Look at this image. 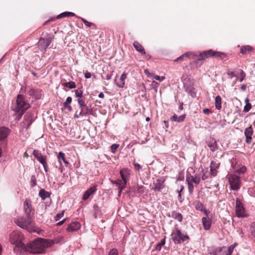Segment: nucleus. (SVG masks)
<instances>
[{
    "label": "nucleus",
    "mask_w": 255,
    "mask_h": 255,
    "mask_svg": "<svg viewBox=\"0 0 255 255\" xmlns=\"http://www.w3.org/2000/svg\"><path fill=\"white\" fill-rule=\"evenodd\" d=\"M171 217L180 222H182L183 219L182 215L176 211H173L171 213Z\"/></svg>",
    "instance_id": "nucleus-23"
},
{
    "label": "nucleus",
    "mask_w": 255,
    "mask_h": 255,
    "mask_svg": "<svg viewBox=\"0 0 255 255\" xmlns=\"http://www.w3.org/2000/svg\"><path fill=\"white\" fill-rule=\"evenodd\" d=\"M230 185L232 189L238 190L240 188V180L237 175H232L229 178Z\"/></svg>",
    "instance_id": "nucleus-9"
},
{
    "label": "nucleus",
    "mask_w": 255,
    "mask_h": 255,
    "mask_svg": "<svg viewBox=\"0 0 255 255\" xmlns=\"http://www.w3.org/2000/svg\"><path fill=\"white\" fill-rule=\"evenodd\" d=\"M164 182L165 179L163 178L156 179L153 183V186L151 188V190L161 191L165 187Z\"/></svg>",
    "instance_id": "nucleus-10"
},
{
    "label": "nucleus",
    "mask_w": 255,
    "mask_h": 255,
    "mask_svg": "<svg viewBox=\"0 0 255 255\" xmlns=\"http://www.w3.org/2000/svg\"><path fill=\"white\" fill-rule=\"evenodd\" d=\"M186 117V115L183 114L180 116H177L176 114H174L172 117L170 118L171 121L176 122L178 123H180L184 121L185 118Z\"/></svg>",
    "instance_id": "nucleus-22"
},
{
    "label": "nucleus",
    "mask_w": 255,
    "mask_h": 255,
    "mask_svg": "<svg viewBox=\"0 0 255 255\" xmlns=\"http://www.w3.org/2000/svg\"><path fill=\"white\" fill-rule=\"evenodd\" d=\"M234 250V247H229L228 249V253H227V255H231Z\"/></svg>",
    "instance_id": "nucleus-56"
},
{
    "label": "nucleus",
    "mask_w": 255,
    "mask_h": 255,
    "mask_svg": "<svg viewBox=\"0 0 255 255\" xmlns=\"http://www.w3.org/2000/svg\"><path fill=\"white\" fill-rule=\"evenodd\" d=\"M75 15V13L72 12H64L63 13H61V14H59L57 18H61L62 17H69V16H73Z\"/></svg>",
    "instance_id": "nucleus-30"
},
{
    "label": "nucleus",
    "mask_w": 255,
    "mask_h": 255,
    "mask_svg": "<svg viewBox=\"0 0 255 255\" xmlns=\"http://www.w3.org/2000/svg\"><path fill=\"white\" fill-rule=\"evenodd\" d=\"M23 237L22 234L18 231L13 232L9 236V241L14 245L13 251L16 254H20L24 252L25 246L22 242Z\"/></svg>",
    "instance_id": "nucleus-2"
},
{
    "label": "nucleus",
    "mask_w": 255,
    "mask_h": 255,
    "mask_svg": "<svg viewBox=\"0 0 255 255\" xmlns=\"http://www.w3.org/2000/svg\"><path fill=\"white\" fill-rule=\"evenodd\" d=\"M29 107L28 103L25 102L23 97L21 95L17 96V99L15 104L13 106V110L15 113L21 112L24 113Z\"/></svg>",
    "instance_id": "nucleus-5"
},
{
    "label": "nucleus",
    "mask_w": 255,
    "mask_h": 255,
    "mask_svg": "<svg viewBox=\"0 0 255 255\" xmlns=\"http://www.w3.org/2000/svg\"><path fill=\"white\" fill-rule=\"evenodd\" d=\"M195 53L194 52H188L182 54L180 57L177 58L176 60H175V61H177L180 60H183L184 57L195 59Z\"/></svg>",
    "instance_id": "nucleus-21"
},
{
    "label": "nucleus",
    "mask_w": 255,
    "mask_h": 255,
    "mask_svg": "<svg viewBox=\"0 0 255 255\" xmlns=\"http://www.w3.org/2000/svg\"><path fill=\"white\" fill-rule=\"evenodd\" d=\"M80 108V111L79 112V115H81L82 117H84V114H85V113H84V108Z\"/></svg>",
    "instance_id": "nucleus-57"
},
{
    "label": "nucleus",
    "mask_w": 255,
    "mask_h": 255,
    "mask_svg": "<svg viewBox=\"0 0 255 255\" xmlns=\"http://www.w3.org/2000/svg\"><path fill=\"white\" fill-rule=\"evenodd\" d=\"M188 190L190 194H192L194 190V186L192 183L189 182L188 184Z\"/></svg>",
    "instance_id": "nucleus-42"
},
{
    "label": "nucleus",
    "mask_w": 255,
    "mask_h": 255,
    "mask_svg": "<svg viewBox=\"0 0 255 255\" xmlns=\"http://www.w3.org/2000/svg\"><path fill=\"white\" fill-rule=\"evenodd\" d=\"M191 180H192V182L195 183L196 184H198L200 181V178L198 176H195V177H191Z\"/></svg>",
    "instance_id": "nucleus-41"
},
{
    "label": "nucleus",
    "mask_w": 255,
    "mask_h": 255,
    "mask_svg": "<svg viewBox=\"0 0 255 255\" xmlns=\"http://www.w3.org/2000/svg\"><path fill=\"white\" fill-rule=\"evenodd\" d=\"M202 212L204 213L206 216H207L208 214L210 213V212L208 210H206L205 208L204 209V210H203Z\"/></svg>",
    "instance_id": "nucleus-63"
},
{
    "label": "nucleus",
    "mask_w": 255,
    "mask_h": 255,
    "mask_svg": "<svg viewBox=\"0 0 255 255\" xmlns=\"http://www.w3.org/2000/svg\"><path fill=\"white\" fill-rule=\"evenodd\" d=\"M9 129L6 127H3L0 128V140L5 138L9 133Z\"/></svg>",
    "instance_id": "nucleus-17"
},
{
    "label": "nucleus",
    "mask_w": 255,
    "mask_h": 255,
    "mask_svg": "<svg viewBox=\"0 0 255 255\" xmlns=\"http://www.w3.org/2000/svg\"><path fill=\"white\" fill-rule=\"evenodd\" d=\"M133 45L137 51L144 54H145L143 47L137 41H134Z\"/></svg>",
    "instance_id": "nucleus-25"
},
{
    "label": "nucleus",
    "mask_w": 255,
    "mask_h": 255,
    "mask_svg": "<svg viewBox=\"0 0 255 255\" xmlns=\"http://www.w3.org/2000/svg\"><path fill=\"white\" fill-rule=\"evenodd\" d=\"M24 210L26 216L31 217L32 218L33 213L32 212V208L30 201L26 199L24 202Z\"/></svg>",
    "instance_id": "nucleus-12"
},
{
    "label": "nucleus",
    "mask_w": 255,
    "mask_h": 255,
    "mask_svg": "<svg viewBox=\"0 0 255 255\" xmlns=\"http://www.w3.org/2000/svg\"><path fill=\"white\" fill-rule=\"evenodd\" d=\"M15 223L21 228L26 230L29 232L34 231L33 229L34 224L31 217H19L15 220Z\"/></svg>",
    "instance_id": "nucleus-4"
},
{
    "label": "nucleus",
    "mask_w": 255,
    "mask_h": 255,
    "mask_svg": "<svg viewBox=\"0 0 255 255\" xmlns=\"http://www.w3.org/2000/svg\"><path fill=\"white\" fill-rule=\"evenodd\" d=\"M64 211H62L61 213H58L55 217V219L56 221H58L60 220L63 216H64Z\"/></svg>",
    "instance_id": "nucleus-43"
},
{
    "label": "nucleus",
    "mask_w": 255,
    "mask_h": 255,
    "mask_svg": "<svg viewBox=\"0 0 255 255\" xmlns=\"http://www.w3.org/2000/svg\"><path fill=\"white\" fill-rule=\"evenodd\" d=\"M236 213L238 217L244 216V209L241 202L239 199L236 200Z\"/></svg>",
    "instance_id": "nucleus-13"
},
{
    "label": "nucleus",
    "mask_w": 255,
    "mask_h": 255,
    "mask_svg": "<svg viewBox=\"0 0 255 255\" xmlns=\"http://www.w3.org/2000/svg\"><path fill=\"white\" fill-rule=\"evenodd\" d=\"M171 238L174 243L176 244H181L189 239L187 235H183L178 228H175L171 235Z\"/></svg>",
    "instance_id": "nucleus-6"
},
{
    "label": "nucleus",
    "mask_w": 255,
    "mask_h": 255,
    "mask_svg": "<svg viewBox=\"0 0 255 255\" xmlns=\"http://www.w3.org/2000/svg\"><path fill=\"white\" fill-rule=\"evenodd\" d=\"M215 108L217 110H220L222 107V99L220 96H216L215 102Z\"/></svg>",
    "instance_id": "nucleus-27"
},
{
    "label": "nucleus",
    "mask_w": 255,
    "mask_h": 255,
    "mask_svg": "<svg viewBox=\"0 0 255 255\" xmlns=\"http://www.w3.org/2000/svg\"><path fill=\"white\" fill-rule=\"evenodd\" d=\"M80 117H82L81 115H79V113L78 111H76L75 115H74V118H79Z\"/></svg>",
    "instance_id": "nucleus-58"
},
{
    "label": "nucleus",
    "mask_w": 255,
    "mask_h": 255,
    "mask_svg": "<svg viewBox=\"0 0 255 255\" xmlns=\"http://www.w3.org/2000/svg\"><path fill=\"white\" fill-rule=\"evenodd\" d=\"M253 134V129L251 126L245 129V135L246 136V142L247 143H250L251 142Z\"/></svg>",
    "instance_id": "nucleus-14"
},
{
    "label": "nucleus",
    "mask_w": 255,
    "mask_h": 255,
    "mask_svg": "<svg viewBox=\"0 0 255 255\" xmlns=\"http://www.w3.org/2000/svg\"><path fill=\"white\" fill-rule=\"evenodd\" d=\"M39 196L42 200H45L46 198L50 196L48 192L44 189H41L39 192Z\"/></svg>",
    "instance_id": "nucleus-28"
},
{
    "label": "nucleus",
    "mask_w": 255,
    "mask_h": 255,
    "mask_svg": "<svg viewBox=\"0 0 255 255\" xmlns=\"http://www.w3.org/2000/svg\"><path fill=\"white\" fill-rule=\"evenodd\" d=\"M119 144H113L111 146V150L113 153H115L118 147H119Z\"/></svg>",
    "instance_id": "nucleus-47"
},
{
    "label": "nucleus",
    "mask_w": 255,
    "mask_h": 255,
    "mask_svg": "<svg viewBox=\"0 0 255 255\" xmlns=\"http://www.w3.org/2000/svg\"><path fill=\"white\" fill-rule=\"evenodd\" d=\"M77 102L80 108H84L86 106L85 98H79L77 99Z\"/></svg>",
    "instance_id": "nucleus-34"
},
{
    "label": "nucleus",
    "mask_w": 255,
    "mask_h": 255,
    "mask_svg": "<svg viewBox=\"0 0 255 255\" xmlns=\"http://www.w3.org/2000/svg\"><path fill=\"white\" fill-rule=\"evenodd\" d=\"M16 114V120H17V121H19L22 116L23 115V114L24 113H22V112H17V113H15Z\"/></svg>",
    "instance_id": "nucleus-51"
},
{
    "label": "nucleus",
    "mask_w": 255,
    "mask_h": 255,
    "mask_svg": "<svg viewBox=\"0 0 255 255\" xmlns=\"http://www.w3.org/2000/svg\"><path fill=\"white\" fill-rule=\"evenodd\" d=\"M240 75L241 76V78L239 79V81L240 82H242L244 80V78L246 76V73L242 70H241L240 71Z\"/></svg>",
    "instance_id": "nucleus-44"
},
{
    "label": "nucleus",
    "mask_w": 255,
    "mask_h": 255,
    "mask_svg": "<svg viewBox=\"0 0 255 255\" xmlns=\"http://www.w3.org/2000/svg\"><path fill=\"white\" fill-rule=\"evenodd\" d=\"M109 255H118V251L115 249H113L110 250Z\"/></svg>",
    "instance_id": "nucleus-46"
},
{
    "label": "nucleus",
    "mask_w": 255,
    "mask_h": 255,
    "mask_svg": "<svg viewBox=\"0 0 255 255\" xmlns=\"http://www.w3.org/2000/svg\"><path fill=\"white\" fill-rule=\"evenodd\" d=\"M165 237L163 238V239L156 246L155 249L157 251H160L162 247L165 245Z\"/></svg>",
    "instance_id": "nucleus-36"
},
{
    "label": "nucleus",
    "mask_w": 255,
    "mask_h": 255,
    "mask_svg": "<svg viewBox=\"0 0 255 255\" xmlns=\"http://www.w3.org/2000/svg\"><path fill=\"white\" fill-rule=\"evenodd\" d=\"M84 75H85V77L86 78V79H89L91 77V73L88 72L87 71H86L85 73H84Z\"/></svg>",
    "instance_id": "nucleus-53"
},
{
    "label": "nucleus",
    "mask_w": 255,
    "mask_h": 255,
    "mask_svg": "<svg viewBox=\"0 0 255 255\" xmlns=\"http://www.w3.org/2000/svg\"><path fill=\"white\" fill-rule=\"evenodd\" d=\"M252 47L249 45L243 46L241 48V53L242 54H247L252 50Z\"/></svg>",
    "instance_id": "nucleus-29"
},
{
    "label": "nucleus",
    "mask_w": 255,
    "mask_h": 255,
    "mask_svg": "<svg viewBox=\"0 0 255 255\" xmlns=\"http://www.w3.org/2000/svg\"><path fill=\"white\" fill-rule=\"evenodd\" d=\"M245 170H246L245 167H243L238 171V172H239V173H244Z\"/></svg>",
    "instance_id": "nucleus-62"
},
{
    "label": "nucleus",
    "mask_w": 255,
    "mask_h": 255,
    "mask_svg": "<svg viewBox=\"0 0 255 255\" xmlns=\"http://www.w3.org/2000/svg\"><path fill=\"white\" fill-rule=\"evenodd\" d=\"M202 221L204 229L206 230H209L211 227V221L208 220L206 217H203L202 219Z\"/></svg>",
    "instance_id": "nucleus-24"
},
{
    "label": "nucleus",
    "mask_w": 255,
    "mask_h": 255,
    "mask_svg": "<svg viewBox=\"0 0 255 255\" xmlns=\"http://www.w3.org/2000/svg\"><path fill=\"white\" fill-rule=\"evenodd\" d=\"M152 79H155L156 80H158L159 81H162L165 79L164 76H159L158 75H154L152 76Z\"/></svg>",
    "instance_id": "nucleus-40"
},
{
    "label": "nucleus",
    "mask_w": 255,
    "mask_h": 255,
    "mask_svg": "<svg viewBox=\"0 0 255 255\" xmlns=\"http://www.w3.org/2000/svg\"><path fill=\"white\" fill-rule=\"evenodd\" d=\"M65 221H66V219H64V220H62V221H61L59 222L58 223H57L56 225H57V226H61L62 224H64V223L65 222Z\"/></svg>",
    "instance_id": "nucleus-59"
},
{
    "label": "nucleus",
    "mask_w": 255,
    "mask_h": 255,
    "mask_svg": "<svg viewBox=\"0 0 255 255\" xmlns=\"http://www.w3.org/2000/svg\"><path fill=\"white\" fill-rule=\"evenodd\" d=\"M96 187L95 186H93L90 187L89 189H88L86 191H85L83 195L82 199L83 200L85 201L92 194H93L96 191Z\"/></svg>",
    "instance_id": "nucleus-16"
},
{
    "label": "nucleus",
    "mask_w": 255,
    "mask_h": 255,
    "mask_svg": "<svg viewBox=\"0 0 255 255\" xmlns=\"http://www.w3.org/2000/svg\"><path fill=\"white\" fill-rule=\"evenodd\" d=\"M191 177H192V176H187L186 177V181L188 182V184L189 183V182H190V183L192 182L193 181H192V180H191Z\"/></svg>",
    "instance_id": "nucleus-60"
},
{
    "label": "nucleus",
    "mask_w": 255,
    "mask_h": 255,
    "mask_svg": "<svg viewBox=\"0 0 255 255\" xmlns=\"http://www.w3.org/2000/svg\"><path fill=\"white\" fill-rule=\"evenodd\" d=\"M245 102L246 103V105L244 107V111L245 112H247L251 110L252 108V105L251 103H249V100L248 98H246L245 99Z\"/></svg>",
    "instance_id": "nucleus-33"
},
{
    "label": "nucleus",
    "mask_w": 255,
    "mask_h": 255,
    "mask_svg": "<svg viewBox=\"0 0 255 255\" xmlns=\"http://www.w3.org/2000/svg\"><path fill=\"white\" fill-rule=\"evenodd\" d=\"M133 164L134 169H136V170L139 171L141 169V166L139 164L134 162Z\"/></svg>",
    "instance_id": "nucleus-49"
},
{
    "label": "nucleus",
    "mask_w": 255,
    "mask_h": 255,
    "mask_svg": "<svg viewBox=\"0 0 255 255\" xmlns=\"http://www.w3.org/2000/svg\"><path fill=\"white\" fill-rule=\"evenodd\" d=\"M65 107V108L67 109L68 110V111H72V107L69 106V105H67V106H64Z\"/></svg>",
    "instance_id": "nucleus-64"
},
{
    "label": "nucleus",
    "mask_w": 255,
    "mask_h": 255,
    "mask_svg": "<svg viewBox=\"0 0 255 255\" xmlns=\"http://www.w3.org/2000/svg\"><path fill=\"white\" fill-rule=\"evenodd\" d=\"M220 163L217 161H212L210 164V173L211 175L216 176L217 175L216 169L218 168Z\"/></svg>",
    "instance_id": "nucleus-18"
},
{
    "label": "nucleus",
    "mask_w": 255,
    "mask_h": 255,
    "mask_svg": "<svg viewBox=\"0 0 255 255\" xmlns=\"http://www.w3.org/2000/svg\"><path fill=\"white\" fill-rule=\"evenodd\" d=\"M249 192L251 196L255 197V187L250 189Z\"/></svg>",
    "instance_id": "nucleus-48"
},
{
    "label": "nucleus",
    "mask_w": 255,
    "mask_h": 255,
    "mask_svg": "<svg viewBox=\"0 0 255 255\" xmlns=\"http://www.w3.org/2000/svg\"><path fill=\"white\" fill-rule=\"evenodd\" d=\"M127 78V74L126 73H123L119 79L117 77L115 80L116 85L120 88L124 87L125 84V80Z\"/></svg>",
    "instance_id": "nucleus-15"
},
{
    "label": "nucleus",
    "mask_w": 255,
    "mask_h": 255,
    "mask_svg": "<svg viewBox=\"0 0 255 255\" xmlns=\"http://www.w3.org/2000/svg\"><path fill=\"white\" fill-rule=\"evenodd\" d=\"M36 184V180L34 176H32L31 180V186L32 187L34 186Z\"/></svg>",
    "instance_id": "nucleus-52"
},
{
    "label": "nucleus",
    "mask_w": 255,
    "mask_h": 255,
    "mask_svg": "<svg viewBox=\"0 0 255 255\" xmlns=\"http://www.w3.org/2000/svg\"><path fill=\"white\" fill-rule=\"evenodd\" d=\"M33 155L37 160L42 164L44 171L46 172H48V165L46 160V156H43L42 154L37 150H33Z\"/></svg>",
    "instance_id": "nucleus-7"
},
{
    "label": "nucleus",
    "mask_w": 255,
    "mask_h": 255,
    "mask_svg": "<svg viewBox=\"0 0 255 255\" xmlns=\"http://www.w3.org/2000/svg\"><path fill=\"white\" fill-rule=\"evenodd\" d=\"M72 98L70 97H68L66 98V102L64 103V106H67V105H69L72 102Z\"/></svg>",
    "instance_id": "nucleus-45"
},
{
    "label": "nucleus",
    "mask_w": 255,
    "mask_h": 255,
    "mask_svg": "<svg viewBox=\"0 0 255 255\" xmlns=\"http://www.w3.org/2000/svg\"><path fill=\"white\" fill-rule=\"evenodd\" d=\"M63 86L65 87H68L70 89H73L76 88V84L74 82L70 81L63 83Z\"/></svg>",
    "instance_id": "nucleus-32"
},
{
    "label": "nucleus",
    "mask_w": 255,
    "mask_h": 255,
    "mask_svg": "<svg viewBox=\"0 0 255 255\" xmlns=\"http://www.w3.org/2000/svg\"><path fill=\"white\" fill-rule=\"evenodd\" d=\"M37 91L34 89H30L27 92L29 96L34 97L35 98H39L37 95Z\"/></svg>",
    "instance_id": "nucleus-37"
},
{
    "label": "nucleus",
    "mask_w": 255,
    "mask_h": 255,
    "mask_svg": "<svg viewBox=\"0 0 255 255\" xmlns=\"http://www.w3.org/2000/svg\"><path fill=\"white\" fill-rule=\"evenodd\" d=\"M80 228V224L78 222H73L69 224L67 230L68 232H75Z\"/></svg>",
    "instance_id": "nucleus-20"
},
{
    "label": "nucleus",
    "mask_w": 255,
    "mask_h": 255,
    "mask_svg": "<svg viewBox=\"0 0 255 255\" xmlns=\"http://www.w3.org/2000/svg\"><path fill=\"white\" fill-rule=\"evenodd\" d=\"M208 178V175H207L206 173H204L202 175V179L203 180H205L207 179Z\"/></svg>",
    "instance_id": "nucleus-61"
},
{
    "label": "nucleus",
    "mask_w": 255,
    "mask_h": 255,
    "mask_svg": "<svg viewBox=\"0 0 255 255\" xmlns=\"http://www.w3.org/2000/svg\"><path fill=\"white\" fill-rule=\"evenodd\" d=\"M58 161V163L60 164V166H62V162L65 164L66 166H67L69 163L65 159V154L64 153L62 152H60L58 153V155L57 156Z\"/></svg>",
    "instance_id": "nucleus-19"
},
{
    "label": "nucleus",
    "mask_w": 255,
    "mask_h": 255,
    "mask_svg": "<svg viewBox=\"0 0 255 255\" xmlns=\"http://www.w3.org/2000/svg\"><path fill=\"white\" fill-rule=\"evenodd\" d=\"M82 21L84 23V24L85 25H86L87 26H89V27H90L91 25L92 24V23L87 21L86 20L84 19H82Z\"/></svg>",
    "instance_id": "nucleus-54"
},
{
    "label": "nucleus",
    "mask_w": 255,
    "mask_h": 255,
    "mask_svg": "<svg viewBox=\"0 0 255 255\" xmlns=\"http://www.w3.org/2000/svg\"><path fill=\"white\" fill-rule=\"evenodd\" d=\"M74 92L76 98H78V99L84 98L83 96V91L80 89L76 90L74 91Z\"/></svg>",
    "instance_id": "nucleus-35"
},
{
    "label": "nucleus",
    "mask_w": 255,
    "mask_h": 255,
    "mask_svg": "<svg viewBox=\"0 0 255 255\" xmlns=\"http://www.w3.org/2000/svg\"><path fill=\"white\" fill-rule=\"evenodd\" d=\"M25 122L24 126H26L25 128H28L30 125L32 124L33 121L30 119L29 116L27 115L24 116Z\"/></svg>",
    "instance_id": "nucleus-31"
},
{
    "label": "nucleus",
    "mask_w": 255,
    "mask_h": 255,
    "mask_svg": "<svg viewBox=\"0 0 255 255\" xmlns=\"http://www.w3.org/2000/svg\"><path fill=\"white\" fill-rule=\"evenodd\" d=\"M120 174L124 183H122L119 185L120 193L122 192V190L125 188L127 184V181L128 179L129 176V171L128 169H123L120 171Z\"/></svg>",
    "instance_id": "nucleus-8"
},
{
    "label": "nucleus",
    "mask_w": 255,
    "mask_h": 255,
    "mask_svg": "<svg viewBox=\"0 0 255 255\" xmlns=\"http://www.w3.org/2000/svg\"><path fill=\"white\" fill-rule=\"evenodd\" d=\"M208 146L212 151H215L217 149L216 141L213 138L208 143Z\"/></svg>",
    "instance_id": "nucleus-26"
},
{
    "label": "nucleus",
    "mask_w": 255,
    "mask_h": 255,
    "mask_svg": "<svg viewBox=\"0 0 255 255\" xmlns=\"http://www.w3.org/2000/svg\"><path fill=\"white\" fill-rule=\"evenodd\" d=\"M195 208L197 210L203 211L205 208L204 205L201 203H197L195 206Z\"/></svg>",
    "instance_id": "nucleus-38"
},
{
    "label": "nucleus",
    "mask_w": 255,
    "mask_h": 255,
    "mask_svg": "<svg viewBox=\"0 0 255 255\" xmlns=\"http://www.w3.org/2000/svg\"><path fill=\"white\" fill-rule=\"evenodd\" d=\"M51 42V38L50 37L47 38H40L38 42L39 49L41 51H45L50 45Z\"/></svg>",
    "instance_id": "nucleus-11"
},
{
    "label": "nucleus",
    "mask_w": 255,
    "mask_h": 255,
    "mask_svg": "<svg viewBox=\"0 0 255 255\" xmlns=\"http://www.w3.org/2000/svg\"><path fill=\"white\" fill-rule=\"evenodd\" d=\"M195 53V64L198 66H200L203 64V61L205 59L208 58L211 56L216 57H221L223 53L220 52H215L212 50H209L204 51L202 52H194Z\"/></svg>",
    "instance_id": "nucleus-3"
},
{
    "label": "nucleus",
    "mask_w": 255,
    "mask_h": 255,
    "mask_svg": "<svg viewBox=\"0 0 255 255\" xmlns=\"http://www.w3.org/2000/svg\"><path fill=\"white\" fill-rule=\"evenodd\" d=\"M227 74L229 76L230 79H232L234 77H237L233 71H228Z\"/></svg>",
    "instance_id": "nucleus-50"
},
{
    "label": "nucleus",
    "mask_w": 255,
    "mask_h": 255,
    "mask_svg": "<svg viewBox=\"0 0 255 255\" xmlns=\"http://www.w3.org/2000/svg\"><path fill=\"white\" fill-rule=\"evenodd\" d=\"M203 112L204 114H207V115H208L212 113L211 111L209 109H204L203 110Z\"/></svg>",
    "instance_id": "nucleus-55"
},
{
    "label": "nucleus",
    "mask_w": 255,
    "mask_h": 255,
    "mask_svg": "<svg viewBox=\"0 0 255 255\" xmlns=\"http://www.w3.org/2000/svg\"><path fill=\"white\" fill-rule=\"evenodd\" d=\"M54 244V242L44 239L38 238L29 243L25 246L24 252H28L33 254H41L45 248L50 247Z\"/></svg>",
    "instance_id": "nucleus-1"
},
{
    "label": "nucleus",
    "mask_w": 255,
    "mask_h": 255,
    "mask_svg": "<svg viewBox=\"0 0 255 255\" xmlns=\"http://www.w3.org/2000/svg\"><path fill=\"white\" fill-rule=\"evenodd\" d=\"M92 110L90 108H89L88 107L86 106V109L84 110V113H85V114H84V117H87L89 114H92Z\"/></svg>",
    "instance_id": "nucleus-39"
}]
</instances>
